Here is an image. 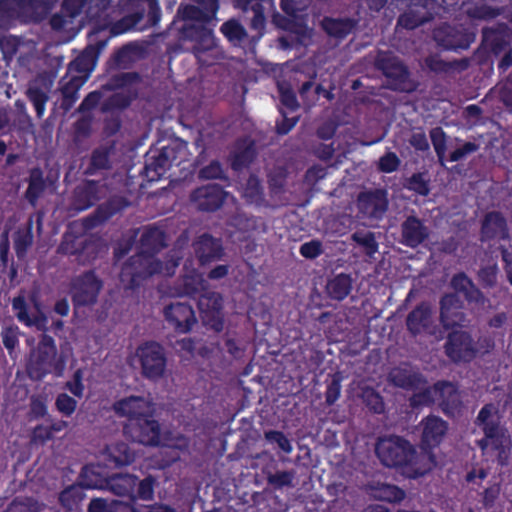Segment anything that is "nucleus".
I'll return each mask as SVG.
<instances>
[{
    "label": "nucleus",
    "instance_id": "1",
    "mask_svg": "<svg viewBox=\"0 0 512 512\" xmlns=\"http://www.w3.org/2000/svg\"><path fill=\"white\" fill-rule=\"evenodd\" d=\"M375 67L386 78L387 87L395 92L411 94L417 91L419 82L412 77L408 66L391 52H379Z\"/></svg>",
    "mask_w": 512,
    "mask_h": 512
},
{
    "label": "nucleus",
    "instance_id": "2",
    "mask_svg": "<svg viewBox=\"0 0 512 512\" xmlns=\"http://www.w3.org/2000/svg\"><path fill=\"white\" fill-rule=\"evenodd\" d=\"M65 361L57 359V347L54 339L43 335L35 350L31 352L27 363V373L32 380L40 381L47 374L60 376L64 370Z\"/></svg>",
    "mask_w": 512,
    "mask_h": 512
},
{
    "label": "nucleus",
    "instance_id": "3",
    "mask_svg": "<svg viewBox=\"0 0 512 512\" xmlns=\"http://www.w3.org/2000/svg\"><path fill=\"white\" fill-rule=\"evenodd\" d=\"M187 143L181 140L172 141L163 146L153 155L147 154L145 166L141 172L148 182L160 180L171 166H179L186 160Z\"/></svg>",
    "mask_w": 512,
    "mask_h": 512
},
{
    "label": "nucleus",
    "instance_id": "4",
    "mask_svg": "<svg viewBox=\"0 0 512 512\" xmlns=\"http://www.w3.org/2000/svg\"><path fill=\"white\" fill-rule=\"evenodd\" d=\"M125 434L133 441L147 446H168L184 448L186 442L184 439H177V443H172L169 434L161 432L158 422L149 418H128L124 427Z\"/></svg>",
    "mask_w": 512,
    "mask_h": 512
},
{
    "label": "nucleus",
    "instance_id": "5",
    "mask_svg": "<svg viewBox=\"0 0 512 512\" xmlns=\"http://www.w3.org/2000/svg\"><path fill=\"white\" fill-rule=\"evenodd\" d=\"M162 271V262L144 252H138L129 257L123 264L120 272V280L127 283L129 289L139 288L143 281Z\"/></svg>",
    "mask_w": 512,
    "mask_h": 512
},
{
    "label": "nucleus",
    "instance_id": "6",
    "mask_svg": "<svg viewBox=\"0 0 512 512\" xmlns=\"http://www.w3.org/2000/svg\"><path fill=\"white\" fill-rule=\"evenodd\" d=\"M102 288L103 281L94 270H87L73 277L69 293L74 309L94 306Z\"/></svg>",
    "mask_w": 512,
    "mask_h": 512
},
{
    "label": "nucleus",
    "instance_id": "7",
    "mask_svg": "<svg viewBox=\"0 0 512 512\" xmlns=\"http://www.w3.org/2000/svg\"><path fill=\"white\" fill-rule=\"evenodd\" d=\"M141 372L146 379L157 381L164 377L167 357L164 347L153 340L145 341L136 349Z\"/></svg>",
    "mask_w": 512,
    "mask_h": 512
},
{
    "label": "nucleus",
    "instance_id": "8",
    "mask_svg": "<svg viewBox=\"0 0 512 512\" xmlns=\"http://www.w3.org/2000/svg\"><path fill=\"white\" fill-rule=\"evenodd\" d=\"M376 453L388 467L408 465L411 461L412 445L401 437L391 436L379 440Z\"/></svg>",
    "mask_w": 512,
    "mask_h": 512
},
{
    "label": "nucleus",
    "instance_id": "9",
    "mask_svg": "<svg viewBox=\"0 0 512 512\" xmlns=\"http://www.w3.org/2000/svg\"><path fill=\"white\" fill-rule=\"evenodd\" d=\"M478 426L485 433V438L479 441L480 447L483 450L491 447L498 451V460L504 464L511 446L507 431L499 425L495 418H478Z\"/></svg>",
    "mask_w": 512,
    "mask_h": 512
},
{
    "label": "nucleus",
    "instance_id": "10",
    "mask_svg": "<svg viewBox=\"0 0 512 512\" xmlns=\"http://www.w3.org/2000/svg\"><path fill=\"white\" fill-rule=\"evenodd\" d=\"M444 351L453 363H470L476 358L475 340L468 331L452 330L447 335Z\"/></svg>",
    "mask_w": 512,
    "mask_h": 512
},
{
    "label": "nucleus",
    "instance_id": "11",
    "mask_svg": "<svg viewBox=\"0 0 512 512\" xmlns=\"http://www.w3.org/2000/svg\"><path fill=\"white\" fill-rule=\"evenodd\" d=\"M439 321L445 330L465 327L467 315L463 311L464 303L457 293H446L439 301Z\"/></svg>",
    "mask_w": 512,
    "mask_h": 512
},
{
    "label": "nucleus",
    "instance_id": "12",
    "mask_svg": "<svg viewBox=\"0 0 512 512\" xmlns=\"http://www.w3.org/2000/svg\"><path fill=\"white\" fill-rule=\"evenodd\" d=\"M197 306L206 325L216 331L223 328V297L220 293L205 289L197 298Z\"/></svg>",
    "mask_w": 512,
    "mask_h": 512
},
{
    "label": "nucleus",
    "instance_id": "13",
    "mask_svg": "<svg viewBox=\"0 0 512 512\" xmlns=\"http://www.w3.org/2000/svg\"><path fill=\"white\" fill-rule=\"evenodd\" d=\"M163 314L177 333H188L197 323L196 313L188 302H172L165 306Z\"/></svg>",
    "mask_w": 512,
    "mask_h": 512
},
{
    "label": "nucleus",
    "instance_id": "14",
    "mask_svg": "<svg viewBox=\"0 0 512 512\" xmlns=\"http://www.w3.org/2000/svg\"><path fill=\"white\" fill-rule=\"evenodd\" d=\"M184 40L194 42L193 53L199 58L201 54L212 50L216 46V39L212 28L202 23H185L180 29Z\"/></svg>",
    "mask_w": 512,
    "mask_h": 512
},
{
    "label": "nucleus",
    "instance_id": "15",
    "mask_svg": "<svg viewBox=\"0 0 512 512\" xmlns=\"http://www.w3.org/2000/svg\"><path fill=\"white\" fill-rule=\"evenodd\" d=\"M226 195L224 188L219 184H207L194 189L190 200L199 211L214 212L221 208Z\"/></svg>",
    "mask_w": 512,
    "mask_h": 512
},
{
    "label": "nucleus",
    "instance_id": "16",
    "mask_svg": "<svg viewBox=\"0 0 512 512\" xmlns=\"http://www.w3.org/2000/svg\"><path fill=\"white\" fill-rule=\"evenodd\" d=\"M430 229L424 220L416 215H408L400 225L399 243L416 249L429 239Z\"/></svg>",
    "mask_w": 512,
    "mask_h": 512
},
{
    "label": "nucleus",
    "instance_id": "17",
    "mask_svg": "<svg viewBox=\"0 0 512 512\" xmlns=\"http://www.w3.org/2000/svg\"><path fill=\"white\" fill-rule=\"evenodd\" d=\"M199 6L181 4L177 9V17L183 21H192L202 24L212 22L219 9V0H193Z\"/></svg>",
    "mask_w": 512,
    "mask_h": 512
},
{
    "label": "nucleus",
    "instance_id": "18",
    "mask_svg": "<svg viewBox=\"0 0 512 512\" xmlns=\"http://www.w3.org/2000/svg\"><path fill=\"white\" fill-rule=\"evenodd\" d=\"M193 249L200 266L219 261L225 255L221 238L205 232L193 242Z\"/></svg>",
    "mask_w": 512,
    "mask_h": 512
},
{
    "label": "nucleus",
    "instance_id": "19",
    "mask_svg": "<svg viewBox=\"0 0 512 512\" xmlns=\"http://www.w3.org/2000/svg\"><path fill=\"white\" fill-rule=\"evenodd\" d=\"M387 191L384 189H374L361 192L358 195L357 206L359 211L374 219H380L388 209Z\"/></svg>",
    "mask_w": 512,
    "mask_h": 512
},
{
    "label": "nucleus",
    "instance_id": "20",
    "mask_svg": "<svg viewBox=\"0 0 512 512\" xmlns=\"http://www.w3.org/2000/svg\"><path fill=\"white\" fill-rule=\"evenodd\" d=\"M509 238V230L507 220L499 211L488 212L482 222L480 228L481 242H489L492 240H506Z\"/></svg>",
    "mask_w": 512,
    "mask_h": 512
},
{
    "label": "nucleus",
    "instance_id": "21",
    "mask_svg": "<svg viewBox=\"0 0 512 512\" xmlns=\"http://www.w3.org/2000/svg\"><path fill=\"white\" fill-rule=\"evenodd\" d=\"M436 404L446 416H454V413L461 407L462 401L460 392L456 385L449 381L436 382Z\"/></svg>",
    "mask_w": 512,
    "mask_h": 512
},
{
    "label": "nucleus",
    "instance_id": "22",
    "mask_svg": "<svg viewBox=\"0 0 512 512\" xmlns=\"http://www.w3.org/2000/svg\"><path fill=\"white\" fill-rule=\"evenodd\" d=\"M110 3L111 0H63L61 10L71 20L78 17L84 8H87V15L95 17L107 10Z\"/></svg>",
    "mask_w": 512,
    "mask_h": 512
},
{
    "label": "nucleus",
    "instance_id": "23",
    "mask_svg": "<svg viewBox=\"0 0 512 512\" xmlns=\"http://www.w3.org/2000/svg\"><path fill=\"white\" fill-rule=\"evenodd\" d=\"M406 328L408 332L416 337L427 331L432 324V310L427 302L417 304L406 317Z\"/></svg>",
    "mask_w": 512,
    "mask_h": 512
},
{
    "label": "nucleus",
    "instance_id": "24",
    "mask_svg": "<svg viewBox=\"0 0 512 512\" xmlns=\"http://www.w3.org/2000/svg\"><path fill=\"white\" fill-rule=\"evenodd\" d=\"M18 13L31 22L39 23L46 18L56 0H12Z\"/></svg>",
    "mask_w": 512,
    "mask_h": 512
},
{
    "label": "nucleus",
    "instance_id": "25",
    "mask_svg": "<svg viewBox=\"0 0 512 512\" xmlns=\"http://www.w3.org/2000/svg\"><path fill=\"white\" fill-rule=\"evenodd\" d=\"M150 401L144 396L131 395L116 401L113 409L118 416L143 417L149 413Z\"/></svg>",
    "mask_w": 512,
    "mask_h": 512
},
{
    "label": "nucleus",
    "instance_id": "26",
    "mask_svg": "<svg viewBox=\"0 0 512 512\" xmlns=\"http://www.w3.org/2000/svg\"><path fill=\"white\" fill-rule=\"evenodd\" d=\"M24 181L27 183L24 199L35 209L39 199L47 189V179L45 178L44 171L38 166L32 167L28 170V176Z\"/></svg>",
    "mask_w": 512,
    "mask_h": 512
},
{
    "label": "nucleus",
    "instance_id": "27",
    "mask_svg": "<svg viewBox=\"0 0 512 512\" xmlns=\"http://www.w3.org/2000/svg\"><path fill=\"white\" fill-rule=\"evenodd\" d=\"M100 199L99 182L86 180L75 188L72 205L77 211H85L94 206Z\"/></svg>",
    "mask_w": 512,
    "mask_h": 512
},
{
    "label": "nucleus",
    "instance_id": "28",
    "mask_svg": "<svg viewBox=\"0 0 512 512\" xmlns=\"http://www.w3.org/2000/svg\"><path fill=\"white\" fill-rule=\"evenodd\" d=\"M451 287L456 293H462L468 303L484 305L487 301L484 293L474 284L464 272H459L451 278Z\"/></svg>",
    "mask_w": 512,
    "mask_h": 512
},
{
    "label": "nucleus",
    "instance_id": "29",
    "mask_svg": "<svg viewBox=\"0 0 512 512\" xmlns=\"http://www.w3.org/2000/svg\"><path fill=\"white\" fill-rule=\"evenodd\" d=\"M434 39L445 50L457 51L468 47L463 33L449 24H444L435 29Z\"/></svg>",
    "mask_w": 512,
    "mask_h": 512
},
{
    "label": "nucleus",
    "instance_id": "30",
    "mask_svg": "<svg viewBox=\"0 0 512 512\" xmlns=\"http://www.w3.org/2000/svg\"><path fill=\"white\" fill-rule=\"evenodd\" d=\"M116 150L115 143L110 142L92 150L89 164L85 169L86 175H95L99 171L109 170L112 168L111 157Z\"/></svg>",
    "mask_w": 512,
    "mask_h": 512
},
{
    "label": "nucleus",
    "instance_id": "31",
    "mask_svg": "<svg viewBox=\"0 0 512 512\" xmlns=\"http://www.w3.org/2000/svg\"><path fill=\"white\" fill-rule=\"evenodd\" d=\"M420 448L421 451L418 453L412 446L411 461H409L408 465L413 467L419 474H424L440 464L441 460L439 454L434 450L436 447L421 443Z\"/></svg>",
    "mask_w": 512,
    "mask_h": 512
},
{
    "label": "nucleus",
    "instance_id": "32",
    "mask_svg": "<svg viewBox=\"0 0 512 512\" xmlns=\"http://www.w3.org/2000/svg\"><path fill=\"white\" fill-rule=\"evenodd\" d=\"M92 244L91 239L87 236L76 235L71 231H66L62 237L58 251L66 255H75L81 258L84 254L89 253Z\"/></svg>",
    "mask_w": 512,
    "mask_h": 512
},
{
    "label": "nucleus",
    "instance_id": "33",
    "mask_svg": "<svg viewBox=\"0 0 512 512\" xmlns=\"http://www.w3.org/2000/svg\"><path fill=\"white\" fill-rule=\"evenodd\" d=\"M166 246V233L164 230L156 226H148L143 230L140 238L141 252L156 257V254Z\"/></svg>",
    "mask_w": 512,
    "mask_h": 512
},
{
    "label": "nucleus",
    "instance_id": "34",
    "mask_svg": "<svg viewBox=\"0 0 512 512\" xmlns=\"http://www.w3.org/2000/svg\"><path fill=\"white\" fill-rule=\"evenodd\" d=\"M390 383L395 387L405 390L418 389L422 384L426 383L425 378L419 372H413L405 368H393L388 375Z\"/></svg>",
    "mask_w": 512,
    "mask_h": 512
},
{
    "label": "nucleus",
    "instance_id": "35",
    "mask_svg": "<svg viewBox=\"0 0 512 512\" xmlns=\"http://www.w3.org/2000/svg\"><path fill=\"white\" fill-rule=\"evenodd\" d=\"M448 429L447 422L441 418H425L422 421V440L423 445L437 447L442 441Z\"/></svg>",
    "mask_w": 512,
    "mask_h": 512
},
{
    "label": "nucleus",
    "instance_id": "36",
    "mask_svg": "<svg viewBox=\"0 0 512 512\" xmlns=\"http://www.w3.org/2000/svg\"><path fill=\"white\" fill-rule=\"evenodd\" d=\"M255 157L256 150L253 141L249 143L238 141L235 150L230 154L231 169L236 172L242 171L244 168L249 167Z\"/></svg>",
    "mask_w": 512,
    "mask_h": 512
},
{
    "label": "nucleus",
    "instance_id": "37",
    "mask_svg": "<svg viewBox=\"0 0 512 512\" xmlns=\"http://www.w3.org/2000/svg\"><path fill=\"white\" fill-rule=\"evenodd\" d=\"M137 485V477L130 474H115L106 480V487L113 494L122 497L135 499V487Z\"/></svg>",
    "mask_w": 512,
    "mask_h": 512
},
{
    "label": "nucleus",
    "instance_id": "38",
    "mask_svg": "<svg viewBox=\"0 0 512 512\" xmlns=\"http://www.w3.org/2000/svg\"><path fill=\"white\" fill-rule=\"evenodd\" d=\"M357 21L353 18H330L325 17L322 22L324 31L332 37L344 39L356 27Z\"/></svg>",
    "mask_w": 512,
    "mask_h": 512
},
{
    "label": "nucleus",
    "instance_id": "39",
    "mask_svg": "<svg viewBox=\"0 0 512 512\" xmlns=\"http://www.w3.org/2000/svg\"><path fill=\"white\" fill-rule=\"evenodd\" d=\"M353 280L350 275L340 273L331 278L326 285L328 296L337 301L344 300L351 292Z\"/></svg>",
    "mask_w": 512,
    "mask_h": 512
},
{
    "label": "nucleus",
    "instance_id": "40",
    "mask_svg": "<svg viewBox=\"0 0 512 512\" xmlns=\"http://www.w3.org/2000/svg\"><path fill=\"white\" fill-rule=\"evenodd\" d=\"M66 428V423L59 418H46L45 421L35 427L33 439L35 441L44 442L55 437L58 433Z\"/></svg>",
    "mask_w": 512,
    "mask_h": 512
},
{
    "label": "nucleus",
    "instance_id": "41",
    "mask_svg": "<svg viewBox=\"0 0 512 512\" xmlns=\"http://www.w3.org/2000/svg\"><path fill=\"white\" fill-rule=\"evenodd\" d=\"M85 497L83 487L72 485L59 494V502L64 509L73 512L78 510Z\"/></svg>",
    "mask_w": 512,
    "mask_h": 512
},
{
    "label": "nucleus",
    "instance_id": "42",
    "mask_svg": "<svg viewBox=\"0 0 512 512\" xmlns=\"http://www.w3.org/2000/svg\"><path fill=\"white\" fill-rule=\"evenodd\" d=\"M370 494L379 500L398 502L404 499L405 493L398 487L385 483H376L369 486Z\"/></svg>",
    "mask_w": 512,
    "mask_h": 512
},
{
    "label": "nucleus",
    "instance_id": "43",
    "mask_svg": "<svg viewBox=\"0 0 512 512\" xmlns=\"http://www.w3.org/2000/svg\"><path fill=\"white\" fill-rule=\"evenodd\" d=\"M243 197L247 203L257 206L262 205L264 202V188L256 175L252 174L248 177L243 188Z\"/></svg>",
    "mask_w": 512,
    "mask_h": 512
},
{
    "label": "nucleus",
    "instance_id": "44",
    "mask_svg": "<svg viewBox=\"0 0 512 512\" xmlns=\"http://www.w3.org/2000/svg\"><path fill=\"white\" fill-rule=\"evenodd\" d=\"M359 397L368 411L374 414H382L384 412L385 403L383 397L374 388L369 386L362 387Z\"/></svg>",
    "mask_w": 512,
    "mask_h": 512
},
{
    "label": "nucleus",
    "instance_id": "45",
    "mask_svg": "<svg viewBox=\"0 0 512 512\" xmlns=\"http://www.w3.org/2000/svg\"><path fill=\"white\" fill-rule=\"evenodd\" d=\"M206 289V282L200 275H186L180 283V295L196 299Z\"/></svg>",
    "mask_w": 512,
    "mask_h": 512
},
{
    "label": "nucleus",
    "instance_id": "46",
    "mask_svg": "<svg viewBox=\"0 0 512 512\" xmlns=\"http://www.w3.org/2000/svg\"><path fill=\"white\" fill-rule=\"evenodd\" d=\"M136 94L130 92H116L110 95L102 104V111L112 112L115 110H123L129 107L134 100Z\"/></svg>",
    "mask_w": 512,
    "mask_h": 512
},
{
    "label": "nucleus",
    "instance_id": "47",
    "mask_svg": "<svg viewBox=\"0 0 512 512\" xmlns=\"http://www.w3.org/2000/svg\"><path fill=\"white\" fill-rule=\"evenodd\" d=\"M26 97L33 105L36 116L41 119L46 111V104L49 100L47 92L38 86H30L26 91Z\"/></svg>",
    "mask_w": 512,
    "mask_h": 512
},
{
    "label": "nucleus",
    "instance_id": "48",
    "mask_svg": "<svg viewBox=\"0 0 512 512\" xmlns=\"http://www.w3.org/2000/svg\"><path fill=\"white\" fill-rule=\"evenodd\" d=\"M351 240L364 248L368 256H373L379 248L374 232L357 230L351 234Z\"/></svg>",
    "mask_w": 512,
    "mask_h": 512
},
{
    "label": "nucleus",
    "instance_id": "49",
    "mask_svg": "<svg viewBox=\"0 0 512 512\" xmlns=\"http://www.w3.org/2000/svg\"><path fill=\"white\" fill-rule=\"evenodd\" d=\"M140 81V75L137 72H122L111 76L104 85L107 90H117L128 87Z\"/></svg>",
    "mask_w": 512,
    "mask_h": 512
},
{
    "label": "nucleus",
    "instance_id": "50",
    "mask_svg": "<svg viewBox=\"0 0 512 512\" xmlns=\"http://www.w3.org/2000/svg\"><path fill=\"white\" fill-rule=\"evenodd\" d=\"M266 480L269 485L275 489H281L283 487H293L296 472L290 471H277L272 473L270 471H264Z\"/></svg>",
    "mask_w": 512,
    "mask_h": 512
},
{
    "label": "nucleus",
    "instance_id": "51",
    "mask_svg": "<svg viewBox=\"0 0 512 512\" xmlns=\"http://www.w3.org/2000/svg\"><path fill=\"white\" fill-rule=\"evenodd\" d=\"M436 383L433 386L424 388L419 392L414 393L410 398V406L418 408L423 406H431L436 404L437 395Z\"/></svg>",
    "mask_w": 512,
    "mask_h": 512
},
{
    "label": "nucleus",
    "instance_id": "52",
    "mask_svg": "<svg viewBox=\"0 0 512 512\" xmlns=\"http://www.w3.org/2000/svg\"><path fill=\"white\" fill-rule=\"evenodd\" d=\"M79 84L76 79H71L61 87V107L69 111L78 99Z\"/></svg>",
    "mask_w": 512,
    "mask_h": 512
},
{
    "label": "nucleus",
    "instance_id": "53",
    "mask_svg": "<svg viewBox=\"0 0 512 512\" xmlns=\"http://www.w3.org/2000/svg\"><path fill=\"white\" fill-rule=\"evenodd\" d=\"M198 178L200 180H228L225 170L218 160H212L209 164L199 169Z\"/></svg>",
    "mask_w": 512,
    "mask_h": 512
},
{
    "label": "nucleus",
    "instance_id": "54",
    "mask_svg": "<svg viewBox=\"0 0 512 512\" xmlns=\"http://www.w3.org/2000/svg\"><path fill=\"white\" fill-rule=\"evenodd\" d=\"M112 217L113 212H110L109 207L104 202L98 205L91 215L84 218L83 224L85 228L90 229L103 224Z\"/></svg>",
    "mask_w": 512,
    "mask_h": 512
},
{
    "label": "nucleus",
    "instance_id": "55",
    "mask_svg": "<svg viewBox=\"0 0 512 512\" xmlns=\"http://www.w3.org/2000/svg\"><path fill=\"white\" fill-rule=\"evenodd\" d=\"M429 20L426 15L417 13L414 8H410L408 11L400 15L398 24L408 30H413Z\"/></svg>",
    "mask_w": 512,
    "mask_h": 512
},
{
    "label": "nucleus",
    "instance_id": "56",
    "mask_svg": "<svg viewBox=\"0 0 512 512\" xmlns=\"http://www.w3.org/2000/svg\"><path fill=\"white\" fill-rule=\"evenodd\" d=\"M430 139L434 147L438 160L443 163L446 149L447 136L441 127H435L430 130Z\"/></svg>",
    "mask_w": 512,
    "mask_h": 512
},
{
    "label": "nucleus",
    "instance_id": "57",
    "mask_svg": "<svg viewBox=\"0 0 512 512\" xmlns=\"http://www.w3.org/2000/svg\"><path fill=\"white\" fill-rule=\"evenodd\" d=\"M12 309L15 312V315L19 322L23 323L28 327L35 324V320H33L30 317L28 305L26 303L24 296L19 295L13 298Z\"/></svg>",
    "mask_w": 512,
    "mask_h": 512
},
{
    "label": "nucleus",
    "instance_id": "58",
    "mask_svg": "<svg viewBox=\"0 0 512 512\" xmlns=\"http://www.w3.org/2000/svg\"><path fill=\"white\" fill-rule=\"evenodd\" d=\"M20 330L16 325L4 327L1 331V337L4 347L11 355L15 348L19 345Z\"/></svg>",
    "mask_w": 512,
    "mask_h": 512
},
{
    "label": "nucleus",
    "instance_id": "59",
    "mask_svg": "<svg viewBox=\"0 0 512 512\" xmlns=\"http://www.w3.org/2000/svg\"><path fill=\"white\" fill-rule=\"evenodd\" d=\"M41 505L31 498L15 499L6 512H41Z\"/></svg>",
    "mask_w": 512,
    "mask_h": 512
},
{
    "label": "nucleus",
    "instance_id": "60",
    "mask_svg": "<svg viewBox=\"0 0 512 512\" xmlns=\"http://www.w3.org/2000/svg\"><path fill=\"white\" fill-rule=\"evenodd\" d=\"M33 235L30 229L27 231H19L14 238V249L18 258L26 255L28 248L32 245Z\"/></svg>",
    "mask_w": 512,
    "mask_h": 512
},
{
    "label": "nucleus",
    "instance_id": "61",
    "mask_svg": "<svg viewBox=\"0 0 512 512\" xmlns=\"http://www.w3.org/2000/svg\"><path fill=\"white\" fill-rule=\"evenodd\" d=\"M498 267L496 264L481 267L478 279L484 288H493L497 283Z\"/></svg>",
    "mask_w": 512,
    "mask_h": 512
},
{
    "label": "nucleus",
    "instance_id": "62",
    "mask_svg": "<svg viewBox=\"0 0 512 512\" xmlns=\"http://www.w3.org/2000/svg\"><path fill=\"white\" fill-rule=\"evenodd\" d=\"M407 188L420 196H428L430 193L429 182L422 173H414L408 179Z\"/></svg>",
    "mask_w": 512,
    "mask_h": 512
},
{
    "label": "nucleus",
    "instance_id": "63",
    "mask_svg": "<svg viewBox=\"0 0 512 512\" xmlns=\"http://www.w3.org/2000/svg\"><path fill=\"white\" fill-rule=\"evenodd\" d=\"M220 30L229 40H242L246 35L244 27L235 20L226 21Z\"/></svg>",
    "mask_w": 512,
    "mask_h": 512
},
{
    "label": "nucleus",
    "instance_id": "64",
    "mask_svg": "<svg viewBox=\"0 0 512 512\" xmlns=\"http://www.w3.org/2000/svg\"><path fill=\"white\" fill-rule=\"evenodd\" d=\"M299 252L306 259H316L323 253L322 242L317 239L305 242L300 246Z\"/></svg>",
    "mask_w": 512,
    "mask_h": 512
}]
</instances>
